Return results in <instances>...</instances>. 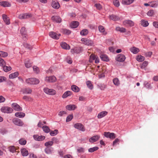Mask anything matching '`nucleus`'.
I'll use <instances>...</instances> for the list:
<instances>
[{"instance_id":"8fccbe9b","label":"nucleus","mask_w":158,"mask_h":158,"mask_svg":"<svg viewBox=\"0 0 158 158\" xmlns=\"http://www.w3.org/2000/svg\"><path fill=\"white\" fill-rule=\"evenodd\" d=\"M148 62L147 61H144L141 66V68L142 69H144L148 65Z\"/></svg>"},{"instance_id":"7c9ffc66","label":"nucleus","mask_w":158,"mask_h":158,"mask_svg":"<svg viewBox=\"0 0 158 158\" xmlns=\"http://www.w3.org/2000/svg\"><path fill=\"white\" fill-rule=\"evenodd\" d=\"M110 18L114 21H117L119 19V18L118 16L114 15H110Z\"/></svg>"},{"instance_id":"a878e982","label":"nucleus","mask_w":158,"mask_h":158,"mask_svg":"<svg viewBox=\"0 0 158 158\" xmlns=\"http://www.w3.org/2000/svg\"><path fill=\"white\" fill-rule=\"evenodd\" d=\"M72 94V92L70 91H68L65 92L62 95V98H66L68 96H71Z\"/></svg>"},{"instance_id":"a19ab883","label":"nucleus","mask_w":158,"mask_h":158,"mask_svg":"<svg viewBox=\"0 0 158 158\" xmlns=\"http://www.w3.org/2000/svg\"><path fill=\"white\" fill-rule=\"evenodd\" d=\"M98 149V148L97 147H95L92 148H90L88 149V151L90 152H93L95 151H97Z\"/></svg>"},{"instance_id":"aec40b11","label":"nucleus","mask_w":158,"mask_h":158,"mask_svg":"<svg viewBox=\"0 0 158 158\" xmlns=\"http://www.w3.org/2000/svg\"><path fill=\"white\" fill-rule=\"evenodd\" d=\"M76 107V106L74 105H67L66 106V108L69 110H74Z\"/></svg>"},{"instance_id":"ea45409f","label":"nucleus","mask_w":158,"mask_h":158,"mask_svg":"<svg viewBox=\"0 0 158 158\" xmlns=\"http://www.w3.org/2000/svg\"><path fill=\"white\" fill-rule=\"evenodd\" d=\"M21 33L22 35H25L26 34V29L25 27H23L21 30H20ZM26 37V36H25V37Z\"/></svg>"},{"instance_id":"774afa93","label":"nucleus","mask_w":158,"mask_h":158,"mask_svg":"<svg viewBox=\"0 0 158 158\" xmlns=\"http://www.w3.org/2000/svg\"><path fill=\"white\" fill-rule=\"evenodd\" d=\"M66 114V113L65 111H61L59 112L58 115L60 116H63L64 114Z\"/></svg>"},{"instance_id":"4d7b16f0","label":"nucleus","mask_w":158,"mask_h":158,"mask_svg":"<svg viewBox=\"0 0 158 158\" xmlns=\"http://www.w3.org/2000/svg\"><path fill=\"white\" fill-rule=\"evenodd\" d=\"M154 14V11L153 10H150L147 13V15L150 16H151Z\"/></svg>"},{"instance_id":"cd10ccee","label":"nucleus","mask_w":158,"mask_h":158,"mask_svg":"<svg viewBox=\"0 0 158 158\" xmlns=\"http://www.w3.org/2000/svg\"><path fill=\"white\" fill-rule=\"evenodd\" d=\"M71 89L73 91L76 92H78L80 90L79 88L75 85H72L71 86Z\"/></svg>"},{"instance_id":"6e6552de","label":"nucleus","mask_w":158,"mask_h":158,"mask_svg":"<svg viewBox=\"0 0 158 158\" xmlns=\"http://www.w3.org/2000/svg\"><path fill=\"white\" fill-rule=\"evenodd\" d=\"M123 23L125 26H127L130 27H132L134 26V23L132 21L130 20H124Z\"/></svg>"},{"instance_id":"338daca9","label":"nucleus","mask_w":158,"mask_h":158,"mask_svg":"<svg viewBox=\"0 0 158 158\" xmlns=\"http://www.w3.org/2000/svg\"><path fill=\"white\" fill-rule=\"evenodd\" d=\"M77 150L78 153H83L84 152V149L82 147L77 149Z\"/></svg>"},{"instance_id":"f3484780","label":"nucleus","mask_w":158,"mask_h":158,"mask_svg":"<svg viewBox=\"0 0 158 158\" xmlns=\"http://www.w3.org/2000/svg\"><path fill=\"white\" fill-rule=\"evenodd\" d=\"M2 17L4 21L6 24L8 25L10 23V19L6 15L3 14L2 15Z\"/></svg>"},{"instance_id":"b1692460","label":"nucleus","mask_w":158,"mask_h":158,"mask_svg":"<svg viewBox=\"0 0 158 158\" xmlns=\"http://www.w3.org/2000/svg\"><path fill=\"white\" fill-rule=\"evenodd\" d=\"M79 23L78 22L74 21L71 22L70 26L71 28H76L77 27Z\"/></svg>"},{"instance_id":"72a5a7b5","label":"nucleus","mask_w":158,"mask_h":158,"mask_svg":"<svg viewBox=\"0 0 158 158\" xmlns=\"http://www.w3.org/2000/svg\"><path fill=\"white\" fill-rule=\"evenodd\" d=\"M61 31L64 34L66 35H69L71 33L70 31L65 28L62 29L61 30Z\"/></svg>"},{"instance_id":"473e14b6","label":"nucleus","mask_w":158,"mask_h":158,"mask_svg":"<svg viewBox=\"0 0 158 158\" xmlns=\"http://www.w3.org/2000/svg\"><path fill=\"white\" fill-rule=\"evenodd\" d=\"M158 6V1L150 2V6L152 7H156Z\"/></svg>"},{"instance_id":"5fc2aeb1","label":"nucleus","mask_w":158,"mask_h":158,"mask_svg":"<svg viewBox=\"0 0 158 158\" xmlns=\"http://www.w3.org/2000/svg\"><path fill=\"white\" fill-rule=\"evenodd\" d=\"M19 143L22 145H24L26 143V141L24 139H21L19 140Z\"/></svg>"},{"instance_id":"58836bf2","label":"nucleus","mask_w":158,"mask_h":158,"mask_svg":"<svg viewBox=\"0 0 158 158\" xmlns=\"http://www.w3.org/2000/svg\"><path fill=\"white\" fill-rule=\"evenodd\" d=\"M140 24L143 27H147L148 25V23L147 21L144 20H142L141 21Z\"/></svg>"},{"instance_id":"bb28decb","label":"nucleus","mask_w":158,"mask_h":158,"mask_svg":"<svg viewBox=\"0 0 158 158\" xmlns=\"http://www.w3.org/2000/svg\"><path fill=\"white\" fill-rule=\"evenodd\" d=\"M0 5L4 7H10V4L7 2H0Z\"/></svg>"},{"instance_id":"3c124183","label":"nucleus","mask_w":158,"mask_h":158,"mask_svg":"<svg viewBox=\"0 0 158 158\" xmlns=\"http://www.w3.org/2000/svg\"><path fill=\"white\" fill-rule=\"evenodd\" d=\"M58 133V131L57 130H55L54 131H52L50 132V134L51 136H54Z\"/></svg>"},{"instance_id":"c03bdc74","label":"nucleus","mask_w":158,"mask_h":158,"mask_svg":"<svg viewBox=\"0 0 158 158\" xmlns=\"http://www.w3.org/2000/svg\"><path fill=\"white\" fill-rule=\"evenodd\" d=\"M3 68V70L6 72L9 71L11 69V67L10 66H5V65H4Z\"/></svg>"},{"instance_id":"9d476101","label":"nucleus","mask_w":158,"mask_h":158,"mask_svg":"<svg viewBox=\"0 0 158 158\" xmlns=\"http://www.w3.org/2000/svg\"><path fill=\"white\" fill-rule=\"evenodd\" d=\"M56 78L54 76L47 77H45V81L48 82H53L56 81Z\"/></svg>"},{"instance_id":"e433bc0d","label":"nucleus","mask_w":158,"mask_h":158,"mask_svg":"<svg viewBox=\"0 0 158 158\" xmlns=\"http://www.w3.org/2000/svg\"><path fill=\"white\" fill-rule=\"evenodd\" d=\"M53 149L52 148L47 147L45 149V151L46 153L49 154L52 153L53 150Z\"/></svg>"},{"instance_id":"f03ea898","label":"nucleus","mask_w":158,"mask_h":158,"mask_svg":"<svg viewBox=\"0 0 158 158\" xmlns=\"http://www.w3.org/2000/svg\"><path fill=\"white\" fill-rule=\"evenodd\" d=\"M44 92L48 94L51 95H55L56 94V91L52 89H49L46 87L44 89Z\"/></svg>"},{"instance_id":"f8f14e48","label":"nucleus","mask_w":158,"mask_h":158,"mask_svg":"<svg viewBox=\"0 0 158 158\" xmlns=\"http://www.w3.org/2000/svg\"><path fill=\"white\" fill-rule=\"evenodd\" d=\"M51 5L55 9H58L60 7L59 3L57 1L52 0Z\"/></svg>"},{"instance_id":"4c0bfd02","label":"nucleus","mask_w":158,"mask_h":158,"mask_svg":"<svg viewBox=\"0 0 158 158\" xmlns=\"http://www.w3.org/2000/svg\"><path fill=\"white\" fill-rule=\"evenodd\" d=\"M25 64V66L27 68H29L31 66V63L28 59L26 60Z\"/></svg>"},{"instance_id":"1a4fd4ad","label":"nucleus","mask_w":158,"mask_h":158,"mask_svg":"<svg viewBox=\"0 0 158 158\" xmlns=\"http://www.w3.org/2000/svg\"><path fill=\"white\" fill-rule=\"evenodd\" d=\"M126 59L125 56L121 54H119L118 55L116 58V60L117 61L120 62L124 61Z\"/></svg>"},{"instance_id":"0eeeda50","label":"nucleus","mask_w":158,"mask_h":158,"mask_svg":"<svg viewBox=\"0 0 158 158\" xmlns=\"http://www.w3.org/2000/svg\"><path fill=\"white\" fill-rule=\"evenodd\" d=\"M74 127L76 129H78L83 131H85L84 126L80 123H77L74 124Z\"/></svg>"},{"instance_id":"7ed1b4c3","label":"nucleus","mask_w":158,"mask_h":158,"mask_svg":"<svg viewBox=\"0 0 158 158\" xmlns=\"http://www.w3.org/2000/svg\"><path fill=\"white\" fill-rule=\"evenodd\" d=\"M81 40L83 44L88 46H91L94 44L93 41L87 39L82 38Z\"/></svg>"},{"instance_id":"e2e57ef3","label":"nucleus","mask_w":158,"mask_h":158,"mask_svg":"<svg viewBox=\"0 0 158 158\" xmlns=\"http://www.w3.org/2000/svg\"><path fill=\"white\" fill-rule=\"evenodd\" d=\"M33 68L34 71L35 72V73H37L39 72L40 71L39 68L37 66H34L33 67Z\"/></svg>"},{"instance_id":"69168bd1","label":"nucleus","mask_w":158,"mask_h":158,"mask_svg":"<svg viewBox=\"0 0 158 158\" xmlns=\"http://www.w3.org/2000/svg\"><path fill=\"white\" fill-rule=\"evenodd\" d=\"M23 15H24V19L29 18L31 16V14H28V13L24 14H23Z\"/></svg>"},{"instance_id":"6e6d98bb","label":"nucleus","mask_w":158,"mask_h":158,"mask_svg":"<svg viewBox=\"0 0 158 158\" xmlns=\"http://www.w3.org/2000/svg\"><path fill=\"white\" fill-rule=\"evenodd\" d=\"M96 56L93 54H92L89 57V61L90 62H93V61L95 60L96 58Z\"/></svg>"},{"instance_id":"a211bd4d","label":"nucleus","mask_w":158,"mask_h":158,"mask_svg":"<svg viewBox=\"0 0 158 158\" xmlns=\"http://www.w3.org/2000/svg\"><path fill=\"white\" fill-rule=\"evenodd\" d=\"M22 92L24 94H30L32 92V90L29 88L23 89Z\"/></svg>"},{"instance_id":"393cba45","label":"nucleus","mask_w":158,"mask_h":158,"mask_svg":"<svg viewBox=\"0 0 158 158\" xmlns=\"http://www.w3.org/2000/svg\"><path fill=\"white\" fill-rule=\"evenodd\" d=\"M61 47L64 49H69L70 47L69 45L65 42H63L61 44Z\"/></svg>"},{"instance_id":"20e7f679","label":"nucleus","mask_w":158,"mask_h":158,"mask_svg":"<svg viewBox=\"0 0 158 158\" xmlns=\"http://www.w3.org/2000/svg\"><path fill=\"white\" fill-rule=\"evenodd\" d=\"M14 123L19 126H22L24 124L23 122L20 119L18 118H15L13 120Z\"/></svg>"},{"instance_id":"bf43d9fd","label":"nucleus","mask_w":158,"mask_h":158,"mask_svg":"<svg viewBox=\"0 0 158 158\" xmlns=\"http://www.w3.org/2000/svg\"><path fill=\"white\" fill-rule=\"evenodd\" d=\"M113 3L115 6L118 7L120 5L119 2L118 0H114Z\"/></svg>"},{"instance_id":"f704fd0d","label":"nucleus","mask_w":158,"mask_h":158,"mask_svg":"<svg viewBox=\"0 0 158 158\" xmlns=\"http://www.w3.org/2000/svg\"><path fill=\"white\" fill-rule=\"evenodd\" d=\"M15 116L19 118H23L25 116V114L22 112H17L15 114Z\"/></svg>"},{"instance_id":"c85d7f7f","label":"nucleus","mask_w":158,"mask_h":158,"mask_svg":"<svg viewBox=\"0 0 158 158\" xmlns=\"http://www.w3.org/2000/svg\"><path fill=\"white\" fill-rule=\"evenodd\" d=\"M22 155L23 156H27L28 154V151L25 148H23L21 150Z\"/></svg>"},{"instance_id":"2f4dec72","label":"nucleus","mask_w":158,"mask_h":158,"mask_svg":"<svg viewBox=\"0 0 158 158\" xmlns=\"http://www.w3.org/2000/svg\"><path fill=\"white\" fill-rule=\"evenodd\" d=\"M19 75V73L18 72H15L14 73L10 74L9 77L10 79H13L17 77Z\"/></svg>"},{"instance_id":"13d9d810","label":"nucleus","mask_w":158,"mask_h":158,"mask_svg":"<svg viewBox=\"0 0 158 158\" xmlns=\"http://www.w3.org/2000/svg\"><path fill=\"white\" fill-rule=\"evenodd\" d=\"M1 52L2 53H0V57H4L7 56L8 53L6 52L1 51Z\"/></svg>"},{"instance_id":"052dcab7","label":"nucleus","mask_w":158,"mask_h":158,"mask_svg":"<svg viewBox=\"0 0 158 158\" xmlns=\"http://www.w3.org/2000/svg\"><path fill=\"white\" fill-rule=\"evenodd\" d=\"M5 64L6 63L4 60L2 58H0V66L3 67Z\"/></svg>"},{"instance_id":"2eb2a0df","label":"nucleus","mask_w":158,"mask_h":158,"mask_svg":"<svg viewBox=\"0 0 158 158\" xmlns=\"http://www.w3.org/2000/svg\"><path fill=\"white\" fill-rule=\"evenodd\" d=\"M100 138V136L98 135H96L93 136L89 139V141L91 143H94L97 141Z\"/></svg>"},{"instance_id":"5701e85b","label":"nucleus","mask_w":158,"mask_h":158,"mask_svg":"<svg viewBox=\"0 0 158 158\" xmlns=\"http://www.w3.org/2000/svg\"><path fill=\"white\" fill-rule=\"evenodd\" d=\"M99 31L100 32L102 33L103 35H106L107 34V32L106 31L104 27L102 26H100L98 27Z\"/></svg>"},{"instance_id":"49530a36","label":"nucleus","mask_w":158,"mask_h":158,"mask_svg":"<svg viewBox=\"0 0 158 158\" xmlns=\"http://www.w3.org/2000/svg\"><path fill=\"white\" fill-rule=\"evenodd\" d=\"M42 128L43 131L46 133H48L50 130L49 127L46 126H43L42 127Z\"/></svg>"},{"instance_id":"864d4df0","label":"nucleus","mask_w":158,"mask_h":158,"mask_svg":"<svg viewBox=\"0 0 158 158\" xmlns=\"http://www.w3.org/2000/svg\"><path fill=\"white\" fill-rule=\"evenodd\" d=\"M94 6L96 8L99 10H101L102 8V6L99 3H96L94 5Z\"/></svg>"},{"instance_id":"de8ad7c7","label":"nucleus","mask_w":158,"mask_h":158,"mask_svg":"<svg viewBox=\"0 0 158 158\" xmlns=\"http://www.w3.org/2000/svg\"><path fill=\"white\" fill-rule=\"evenodd\" d=\"M86 84L87 87L90 89H92L93 88V85L91 81H88L86 82Z\"/></svg>"},{"instance_id":"c9c22d12","label":"nucleus","mask_w":158,"mask_h":158,"mask_svg":"<svg viewBox=\"0 0 158 158\" xmlns=\"http://www.w3.org/2000/svg\"><path fill=\"white\" fill-rule=\"evenodd\" d=\"M115 30L117 31H119L121 32H124L126 31V29L123 27H116Z\"/></svg>"},{"instance_id":"ddd939ff","label":"nucleus","mask_w":158,"mask_h":158,"mask_svg":"<svg viewBox=\"0 0 158 158\" xmlns=\"http://www.w3.org/2000/svg\"><path fill=\"white\" fill-rule=\"evenodd\" d=\"M12 107L15 110L20 111H22V108L16 103H12Z\"/></svg>"},{"instance_id":"c756f323","label":"nucleus","mask_w":158,"mask_h":158,"mask_svg":"<svg viewBox=\"0 0 158 158\" xmlns=\"http://www.w3.org/2000/svg\"><path fill=\"white\" fill-rule=\"evenodd\" d=\"M101 59L102 60L104 61H107L109 60V58L106 55L102 54L100 56Z\"/></svg>"},{"instance_id":"6ab92c4d","label":"nucleus","mask_w":158,"mask_h":158,"mask_svg":"<svg viewBox=\"0 0 158 158\" xmlns=\"http://www.w3.org/2000/svg\"><path fill=\"white\" fill-rule=\"evenodd\" d=\"M135 0H123L122 3L125 5H129L132 3Z\"/></svg>"},{"instance_id":"412c9836","label":"nucleus","mask_w":158,"mask_h":158,"mask_svg":"<svg viewBox=\"0 0 158 158\" xmlns=\"http://www.w3.org/2000/svg\"><path fill=\"white\" fill-rule=\"evenodd\" d=\"M108 112L106 111H102L99 113L98 115V118H101L107 115Z\"/></svg>"},{"instance_id":"680f3d73","label":"nucleus","mask_w":158,"mask_h":158,"mask_svg":"<svg viewBox=\"0 0 158 158\" xmlns=\"http://www.w3.org/2000/svg\"><path fill=\"white\" fill-rule=\"evenodd\" d=\"M23 45L25 48L30 50L32 48V46L31 45L27 43H24L23 44Z\"/></svg>"},{"instance_id":"9b49d317","label":"nucleus","mask_w":158,"mask_h":158,"mask_svg":"<svg viewBox=\"0 0 158 158\" xmlns=\"http://www.w3.org/2000/svg\"><path fill=\"white\" fill-rule=\"evenodd\" d=\"M49 35L51 38L56 40L58 39L60 35V34H57L53 31L50 32L49 33Z\"/></svg>"},{"instance_id":"37998d69","label":"nucleus","mask_w":158,"mask_h":158,"mask_svg":"<svg viewBox=\"0 0 158 158\" xmlns=\"http://www.w3.org/2000/svg\"><path fill=\"white\" fill-rule=\"evenodd\" d=\"M144 57L142 56H137V60L139 62H141L144 60Z\"/></svg>"},{"instance_id":"79ce46f5","label":"nucleus","mask_w":158,"mask_h":158,"mask_svg":"<svg viewBox=\"0 0 158 158\" xmlns=\"http://www.w3.org/2000/svg\"><path fill=\"white\" fill-rule=\"evenodd\" d=\"M113 81L114 84L118 86L120 84L119 81L117 78H115L113 79Z\"/></svg>"},{"instance_id":"423d86ee","label":"nucleus","mask_w":158,"mask_h":158,"mask_svg":"<svg viewBox=\"0 0 158 158\" xmlns=\"http://www.w3.org/2000/svg\"><path fill=\"white\" fill-rule=\"evenodd\" d=\"M1 111L3 112L9 113L12 112L13 110L11 108L5 106L1 108Z\"/></svg>"},{"instance_id":"dca6fc26","label":"nucleus","mask_w":158,"mask_h":158,"mask_svg":"<svg viewBox=\"0 0 158 158\" xmlns=\"http://www.w3.org/2000/svg\"><path fill=\"white\" fill-rule=\"evenodd\" d=\"M52 19L53 21L56 23H60L61 21V18L58 16H53L52 17Z\"/></svg>"},{"instance_id":"4be33fe9","label":"nucleus","mask_w":158,"mask_h":158,"mask_svg":"<svg viewBox=\"0 0 158 158\" xmlns=\"http://www.w3.org/2000/svg\"><path fill=\"white\" fill-rule=\"evenodd\" d=\"M131 51L134 54H136L138 53L139 51V49L135 47H133L130 48Z\"/></svg>"},{"instance_id":"39448f33","label":"nucleus","mask_w":158,"mask_h":158,"mask_svg":"<svg viewBox=\"0 0 158 158\" xmlns=\"http://www.w3.org/2000/svg\"><path fill=\"white\" fill-rule=\"evenodd\" d=\"M104 135L106 138H109L112 139H114L115 137V135L113 133L105 132L104 133Z\"/></svg>"},{"instance_id":"09e8293b","label":"nucleus","mask_w":158,"mask_h":158,"mask_svg":"<svg viewBox=\"0 0 158 158\" xmlns=\"http://www.w3.org/2000/svg\"><path fill=\"white\" fill-rule=\"evenodd\" d=\"M53 144V142L52 141H50L46 142L45 143L44 145L47 147H49V146H52Z\"/></svg>"},{"instance_id":"f257e3e1","label":"nucleus","mask_w":158,"mask_h":158,"mask_svg":"<svg viewBox=\"0 0 158 158\" xmlns=\"http://www.w3.org/2000/svg\"><path fill=\"white\" fill-rule=\"evenodd\" d=\"M39 81L35 78H31L26 79V82L30 84H37L39 83Z\"/></svg>"},{"instance_id":"603ef678","label":"nucleus","mask_w":158,"mask_h":158,"mask_svg":"<svg viewBox=\"0 0 158 158\" xmlns=\"http://www.w3.org/2000/svg\"><path fill=\"white\" fill-rule=\"evenodd\" d=\"M9 148L10 151L12 152H16V149L14 146H11L9 147Z\"/></svg>"},{"instance_id":"0e129e2a","label":"nucleus","mask_w":158,"mask_h":158,"mask_svg":"<svg viewBox=\"0 0 158 158\" xmlns=\"http://www.w3.org/2000/svg\"><path fill=\"white\" fill-rule=\"evenodd\" d=\"M73 118V116L72 114H71L69 115L66 118V121L67 122L70 121H71Z\"/></svg>"},{"instance_id":"4468645a","label":"nucleus","mask_w":158,"mask_h":158,"mask_svg":"<svg viewBox=\"0 0 158 158\" xmlns=\"http://www.w3.org/2000/svg\"><path fill=\"white\" fill-rule=\"evenodd\" d=\"M33 138L35 140L41 141L44 140L45 138V137L43 135L39 136L38 135H33Z\"/></svg>"},{"instance_id":"a18cd8bd","label":"nucleus","mask_w":158,"mask_h":158,"mask_svg":"<svg viewBox=\"0 0 158 158\" xmlns=\"http://www.w3.org/2000/svg\"><path fill=\"white\" fill-rule=\"evenodd\" d=\"M88 33V31L87 29H84L82 30L80 32V34L81 35H86Z\"/></svg>"}]
</instances>
